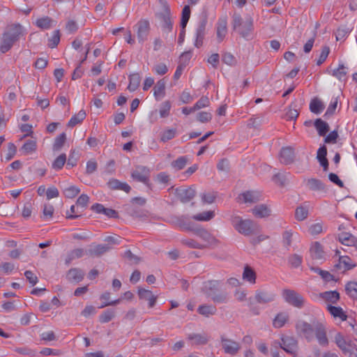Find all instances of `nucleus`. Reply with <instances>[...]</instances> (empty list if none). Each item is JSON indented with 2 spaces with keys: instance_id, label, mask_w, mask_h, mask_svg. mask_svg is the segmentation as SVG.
I'll list each match as a JSON object with an SVG mask.
<instances>
[{
  "instance_id": "nucleus-10",
  "label": "nucleus",
  "mask_w": 357,
  "mask_h": 357,
  "mask_svg": "<svg viewBox=\"0 0 357 357\" xmlns=\"http://www.w3.org/2000/svg\"><path fill=\"white\" fill-rule=\"evenodd\" d=\"M206 20H202L199 21L195 29L194 36V45L197 48H199L203 45L204 39L206 35Z\"/></svg>"
},
{
  "instance_id": "nucleus-63",
  "label": "nucleus",
  "mask_w": 357,
  "mask_h": 357,
  "mask_svg": "<svg viewBox=\"0 0 357 357\" xmlns=\"http://www.w3.org/2000/svg\"><path fill=\"white\" fill-rule=\"evenodd\" d=\"M60 42V33L59 30H55L52 36L49 39V47L51 48L56 47Z\"/></svg>"
},
{
  "instance_id": "nucleus-22",
  "label": "nucleus",
  "mask_w": 357,
  "mask_h": 357,
  "mask_svg": "<svg viewBox=\"0 0 357 357\" xmlns=\"http://www.w3.org/2000/svg\"><path fill=\"white\" fill-rule=\"evenodd\" d=\"M245 203H255L260 200L261 195L259 191L248 190L240 195Z\"/></svg>"
},
{
  "instance_id": "nucleus-12",
  "label": "nucleus",
  "mask_w": 357,
  "mask_h": 357,
  "mask_svg": "<svg viewBox=\"0 0 357 357\" xmlns=\"http://www.w3.org/2000/svg\"><path fill=\"white\" fill-rule=\"evenodd\" d=\"M227 33V17H220L216 24V37L218 43H222Z\"/></svg>"
},
{
  "instance_id": "nucleus-30",
  "label": "nucleus",
  "mask_w": 357,
  "mask_h": 357,
  "mask_svg": "<svg viewBox=\"0 0 357 357\" xmlns=\"http://www.w3.org/2000/svg\"><path fill=\"white\" fill-rule=\"evenodd\" d=\"M347 68L343 63H340L338 68L333 70L332 75L340 81L344 82L347 80Z\"/></svg>"
},
{
  "instance_id": "nucleus-42",
  "label": "nucleus",
  "mask_w": 357,
  "mask_h": 357,
  "mask_svg": "<svg viewBox=\"0 0 357 357\" xmlns=\"http://www.w3.org/2000/svg\"><path fill=\"white\" fill-rule=\"evenodd\" d=\"M243 279L250 284H255L256 282V273L250 266H247L244 268Z\"/></svg>"
},
{
  "instance_id": "nucleus-58",
  "label": "nucleus",
  "mask_w": 357,
  "mask_h": 357,
  "mask_svg": "<svg viewBox=\"0 0 357 357\" xmlns=\"http://www.w3.org/2000/svg\"><path fill=\"white\" fill-rule=\"evenodd\" d=\"M171 107L172 105L169 100H166L161 104L159 110L161 118H165L169 116Z\"/></svg>"
},
{
  "instance_id": "nucleus-2",
  "label": "nucleus",
  "mask_w": 357,
  "mask_h": 357,
  "mask_svg": "<svg viewBox=\"0 0 357 357\" xmlns=\"http://www.w3.org/2000/svg\"><path fill=\"white\" fill-rule=\"evenodd\" d=\"M25 30L20 24H12L7 27L1 38L0 51L2 53L8 52L14 43L24 36Z\"/></svg>"
},
{
  "instance_id": "nucleus-39",
  "label": "nucleus",
  "mask_w": 357,
  "mask_h": 357,
  "mask_svg": "<svg viewBox=\"0 0 357 357\" xmlns=\"http://www.w3.org/2000/svg\"><path fill=\"white\" fill-rule=\"evenodd\" d=\"M36 149V142L33 139L27 140L22 146L20 151L24 155L31 154Z\"/></svg>"
},
{
  "instance_id": "nucleus-36",
  "label": "nucleus",
  "mask_w": 357,
  "mask_h": 357,
  "mask_svg": "<svg viewBox=\"0 0 357 357\" xmlns=\"http://www.w3.org/2000/svg\"><path fill=\"white\" fill-rule=\"evenodd\" d=\"M216 311V307L212 305H202L199 306L197 309L198 313L205 317L215 314Z\"/></svg>"
},
{
  "instance_id": "nucleus-60",
  "label": "nucleus",
  "mask_w": 357,
  "mask_h": 357,
  "mask_svg": "<svg viewBox=\"0 0 357 357\" xmlns=\"http://www.w3.org/2000/svg\"><path fill=\"white\" fill-rule=\"evenodd\" d=\"M264 123V119L260 116L250 118L247 123L248 128H258Z\"/></svg>"
},
{
  "instance_id": "nucleus-11",
  "label": "nucleus",
  "mask_w": 357,
  "mask_h": 357,
  "mask_svg": "<svg viewBox=\"0 0 357 357\" xmlns=\"http://www.w3.org/2000/svg\"><path fill=\"white\" fill-rule=\"evenodd\" d=\"M335 256H339V261L335 264V268L342 272L354 268L356 265L354 261L348 256L340 255V251L336 250Z\"/></svg>"
},
{
  "instance_id": "nucleus-14",
  "label": "nucleus",
  "mask_w": 357,
  "mask_h": 357,
  "mask_svg": "<svg viewBox=\"0 0 357 357\" xmlns=\"http://www.w3.org/2000/svg\"><path fill=\"white\" fill-rule=\"evenodd\" d=\"M137 35L139 43H143L146 40L149 29L150 24L147 20H141L137 24Z\"/></svg>"
},
{
  "instance_id": "nucleus-16",
  "label": "nucleus",
  "mask_w": 357,
  "mask_h": 357,
  "mask_svg": "<svg viewBox=\"0 0 357 357\" xmlns=\"http://www.w3.org/2000/svg\"><path fill=\"white\" fill-rule=\"evenodd\" d=\"M220 289V282L217 280L207 281L204 282L202 291L207 296L211 297Z\"/></svg>"
},
{
  "instance_id": "nucleus-41",
  "label": "nucleus",
  "mask_w": 357,
  "mask_h": 357,
  "mask_svg": "<svg viewBox=\"0 0 357 357\" xmlns=\"http://www.w3.org/2000/svg\"><path fill=\"white\" fill-rule=\"evenodd\" d=\"M339 241L345 245L353 246L356 237L349 233H341L338 236Z\"/></svg>"
},
{
  "instance_id": "nucleus-61",
  "label": "nucleus",
  "mask_w": 357,
  "mask_h": 357,
  "mask_svg": "<svg viewBox=\"0 0 357 357\" xmlns=\"http://www.w3.org/2000/svg\"><path fill=\"white\" fill-rule=\"evenodd\" d=\"M324 231V225L322 222H317L309 227V232L311 235H318Z\"/></svg>"
},
{
  "instance_id": "nucleus-40",
  "label": "nucleus",
  "mask_w": 357,
  "mask_h": 357,
  "mask_svg": "<svg viewBox=\"0 0 357 357\" xmlns=\"http://www.w3.org/2000/svg\"><path fill=\"white\" fill-rule=\"evenodd\" d=\"M86 117V112L84 110L81 109L77 114L73 115L68 123V127H74L78 123H80Z\"/></svg>"
},
{
  "instance_id": "nucleus-34",
  "label": "nucleus",
  "mask_w": 357,
  "mask_h": 357,
  "mask_svg": "<svg viewBox=\"0 0 357 357\" xmlns=\"http://www.w3.org/2000/svg\"><path fill=\"white\" fill-rule=\"evenodd\" d=\"M141 82V77L138 73H134L129 77V84L128 89L130 91H135L139 87Z\"/></svg>"
},
{
  "instance_id": "nucleus-62",
  "label": "nucleus",
  "mask_w": 357,
  "mask_h": 357,
  "mask_svg": "<svg viewBox=\"0 0 357 357\" xmlns=\"http://www.w3.org/2000/svg\"><path fill=\"white\" fill-rule=\"evenodd\" d=\"M14 350L20 355L30 356H35L36 355V351L28 347H17Z\"/></svg>"
},
{
  "instance_id": "nucleus-56",
  "label": "nucleus",
  "mask_w": 357,
  "mask_h": 357,
  "mask_svg": "<svg viewBox=\"0 0 357 357\" xmlns=\"http://www.w3.org/2000/svg\"><path fill=\"white\" fill-rule=\"evenodd\" d=\"M66 140V135L65 132H62L59 136H57L54 140L53 144V150L59 151L63 146Z\"/></svg>"
},
{
  "instance_id": "nucleus-50",
  "label": "nucleus",
  "mask_w": 357,
  "mask_h": 357,
  "mask_svg": "<svg viewBox=\"0 0 357 357\" xmlns=\"http://www.w3.org/2000/svg\"><path fill=\"white\" fill-rule=\"evenodd\" d=\"M66 162V155L65 153H61L52 162V167L54 170H60L63 168V165Z\"/></svg>"
},
{
  "instance_id": "nucleus-20",
  "label": "nucleus",
  "mask_w": 357,
  "mask_h": 357,
  "mask_svg": "<svg viewBox=\"0 0 357 357\" xmlns=\"http://www.w3.org/2000/svg\"><path fill=\"white\" fill-rule=\"evenodd\" d=\"M294 151L291 147H284L280 153V160L282 163L289 165L294 161Z\"/></svg>"
},
{
  "instance_id": "nucleus-27",
  "label": "nucleus",
  "mask_w": 357,
  "mask_h": 357,
  "mask_svg": "<svg viewBox=\"0 0 357 357\" xmlns=\"http://www.w3.org/2000/svg\"><path fill=\"white\" fill-rule=\"evenodd\" d=\"M297 236L298 234L292 230H286L282 233V243L288 250L291 245L293 239H295Z\"/></svg>"
},
{
  "instance_id": "nucleus-43",
  "label": "nucleus",
  "mask_w": 357,
  "mask_h": 357,
  "mask_svg": "<svg viewBox=\"0 0 357 357\" xmlns=\"http://www.w3.org/2000/svg\"><path fill=\"white\" fill-rule=\"evenodd\" d=\"M321 297L326 301L336 303L340 299V294L337 291H328L322 293Z\"/></svg>"
},
{
  "instance_id": "nucleus-44",
  "label": "nucleus",
  "mask_w": 357,
  "mask_h": 357,
  "mask_svg": "<svg viewBox=\"0 0 357 357\" xmlns=\"http://www.w3.org/2000/svg\"><path fill=\"white\" fill-rule=\"evenodd\" d=\"M211 300L215 303H226L229 301V295L227 292L220 289L211 297Z\"/></svg>"
},
{
  "instance_id": "nucleus-57",
  "label": "nucleus",
  "mask_w": 357,
  "mask_h": 357,
  "mask_svg": "<svg viewBox=\"0 0 357 357\" xmlns=\"http://www.w3.org/2000/svg\"><path fill=\"white\" fill-rule=\"evenodd\" d=\"M187 161L188 159L186 156H181L172 162V166L176 170H181L185 167Z\"/></svg>"
},
{
  "instance_id": "nucleus-7",
  "label": "nucleus",
  "mask_w": 357,
  "mask_h": 357,
  "mask_svg": "<svg viewBox=\"0 0 357 357\" xmlns=\"http://www.w3.org/2000/svg\"><path fill=\"white\" fill-rule=\"evenodd\" d=\"M282 295L287 303L296 307L301 308L304 305L303 297L294 290L284 289Z\"/></svg>"
},
{
  "instance_id": "nucleus-64",
  "label": "nucleus",
  "mask_w": 357,
  "mask_h": 357,
  "mask_svg": "<svg viewBox=\"0 0 357 357\" xmlns=\"http://www.w3.org/2000/svg\"><path fill=\"white\" fill-rule=\"evenodd\" d=\"M89 202V197L87 195L82 194L77 199L76 204L82 210H84Z\"/></svg>"
},
{
  "instance_id": "nucleus-49",
  "label": "nucleus",
  "mask_w": 357,
  "mask_h": 357,
  "mask_svg": "<svg viewBox=\"0 0 357 357\" xmlns=\"http://www.w3.org/2000/svg\"><path fill=\"white\" fill-rule=\"evenodd\" d=\"M214 216V211H208L194 215L192 218L197 221H208L211 220Z\"/></svg>"
},
{
  "instance_id": "nucleus-31",
  "label": "nucleus",
  "mask_w": 357,
  "mask_h": 357,
  "mask_svg": "<svg viewBox=\"0 0 357 357\" xmlns=\"http://www.w3.org/2000/svg\"><path fill=\"white\" fill-rule=\"evenodd\" d=\"M306 185L307 188L314 191L324 190V183L317 178H309L306 181Z\"/></svg>"
},
{
  "instance_id": "nucleus-17",
  "label": "nucleus",
  "mask_w": 357,
  "mask_h": 357,
  "mask_svg": "<svg viewBox=\"0 0 357 357\" xmlns=\"http://www.w3.org/2000/svg\"><path fill=\"white\" fill-rule=\"evenodd\" d=\"M176 195L182 203H187L195 197V190L192 188L176 189Z\"/></svg>"
},
{
  "instance_id": "nucleus-15",
  "label": "nucleus",
  "mask_w": 357,
  "mask_h": 357,
  "mask_svg": "<svg viewBox=\"0 0 357 357\" xmlns=\"http://www.w3.org/2000/svg\"><path fill=\"white\" fill-rule=\"evenodd\" d=\"M255 298L258 303L266 304L275 300V294L272 291L257 290L255 293Z\"/></svg>"
},
{
  "instance_id": "nucleus-13",
  "label": "nucleus",
  "mask_w": 357,
  "mask_h": 357,
  "mask_svg": "<svg viewBox=\"0 0 357 357\" xmlns=\"http://www.w3.org/2000/svg\"><path fill=\"white\" fill-rule=\"evenodd\" d=\"M280 347L289 354H294L298 348L297 340L291 336L282 337Z\"/></svg>"
},
{
  "instance_id": "nucleus-46",
  "label": "nucleus",
  "mask_w": 357,
  "mask_h": 357,
  "mask_svg": "<svg viewBox=\"0 0 357 357\" xmlns=\"http://www.w3.org/2000/svg\"><path fill=\"white\" fill-rule=\"evenodd\" d=\"M190 6L188 5L185 6L182 10L181 19V27L183 29V32L190 17Z\"/></svg>"
},
{
  "instance_id": "nucleus-1",
  "label": "nucleus",
  "mask_w": 357,
  "mask_h": 357,
  "mask_svg": "<svg viewBox=\"0 0 357 357\" xmlns=\"http://www.w3.org/2000/svg\"><path fill=\"white\" fill-rule=\"evenodd\" d=\"M296 330L298 335L305 338L308 342H312L316 338L321 347H326L328 345L326 330L321 323L314 322L310 324L304 321H299L296 324Z\"/></svg>"
},
{
  "instance_id": "nucleus-29",
  "label": "nucleus",
  "mask_w": 357,
  "mask_h": 357,
  "mask_svg": "<svg viewBox=\"0 0 357 357\" xmlns=\"http://www.w3.org/2000/svg\"><path fill=\"white\" fill-rule=\"evenodd\" d=\"M351 31V29H350L347 25L340 26L335 31L336 40L337 41H344L348 37Z\"/></svg>"
},
{
  "instance_id": "nucleus-53",
  "label": "nucleus",
  "mask_w": 357,
  "mask_h": 357,
  "mask_svg": "<svg viewBox=\"0 0 357 357\" xmlns=\"http://www.w3.org/2000/svg\"><path fill=\"white\" fill-rule=\"evenodd\" d=\"M54 211V206L51 204H45L43 208V218L45 220H50L52 218Z\"/></svg>"
},
{
  "instance_id": "nucleus-48",
  "label": "nucleus",
  "mask_w": 357,
  "mask_h": 357,
  "mask_svg": "<svg viewBox=\"0 0 357 357\" xmlns=\"http://www.w3.org/2000/svg\"><path fill=\"white\" fill-rule=\"evenodd\" d=\"M115 317V311L112 309H107L103 311L99 316L100 323L105 324L110 321Z\"/></svg>"
},
{
  "instance_id": "nucleus-32",
  "label": "nucleus",
  "mask_w": 357,
  "mask_h": 357,
  "mask_svg": "<svg viewBox=\"0 0 357 357\" xmlns=\"http://www.w3.org/2000/svg\"><path fill=\"white\" fill-rule=\"evenodd\" d=\"M110 250V247L106 244L93 245L89 250L91 255L100 256Z\"/></svg>"
},
{
  "instance_id": "nucleus-6",
  "label": "nucleus",
  "mask_w": 357,
  "mask_h": 357,
  "mask_svg": "<svg viewBox=\"0 0 357 357\" xmlns=\"http://www.w3.org/2000/svg\"><path fill=\"white\" fill-rule=\"evenodd\" d=\"M181 227L183 230L192 231L196 236H199L209 245H214L218 242L217 239L204 228H192L189 225H181Z\"/></svg>"
},
{
  "instance_id": "nucleus-33",
  "label": "nucleus",
  "mask_w": 357,
  "mask_h": 357,
  "mask_svg": "<svg viewBox=\"0 0 357 357\" xmlns=\"http://www.w3.org/2000/svg\"><path fill=\"white\" fill-rule=\"evenodd\" d=\"M289 315L286 312H280L276 315L273 321V325L275 328H282L287 321Z\"/></svg>"
},
{
  "instance_id": "nucleus-55",
  "label": "nucleus",
  "mask_w": 357,
  "mask_h": 357,
  "mask_svg": "<svg viewBox=\"0 0 357 357\" xmlns=\"http://www.w3.org/2000/svg\"><path fill=\"white\" fill-rule=\"evenodd\" d=\"M311 270L314 273H317L326 282H331L334 280V277L327 271H324L319 268L312 267Z\"/></svg>"
},
{
  "instance_id": "nucleus-18",
  "label": "nucleus",
  "mask_w": 357,
  "mask_h": 357,
  "mask_svg": "<svg viewBox=\"0 0 357 357\" xmlns=\"http://www.w3.org/2000/svg\"><path fill=\"white\" fill-rule=\"evenodd\" d=\"M138 296L140 299L147 301L149 302V307H153L157 300V296L153 295L151 291L146 289H139Z\"/></svg>"
},
{
  "instance_id": "nucleus-9",
  "label": "nucleus",
  "mask_w": 357,
  "mask_h": 357,
  "mask_svg": "<svg viewBox=\"0 0 357 357\" xmlns=\"http://www.w3.org/2000/svg\"><path fill=\"white\" fill-rule=\"evenodd\" d=\"M150 169L145 166H138L131 173L133 180L142 183L150 188Z\"/></svg>"
},
{
  "instance_id": "nucleus-3",
  "label": "nucleus",
  "mask_w": 357,
  "mask_h": 357,
  "mask_svg": "<svg viewBox=\"0 0 357 357\" xmlns=\"http://www.w3.org/2000/svg\"><path fill=\"white\" fill-rule=\"evenodd\" d=\"M232 26L234 30L243 38L246 40L252 38L254 24L253 19L250 16H247L243 20L240 14L234 13L232 16Z\"/></svg>"
},
{
  "instance_id": "nucleus-4",
  "label": "nucleus",
  "mask_w": 357,
  "mask_h": 357,
  "mask_svg": "<svg viewBox=\"0 0 357 357\" xmlns=\"http://www.w3.org/2000/svg\"><path fill=\"white\" fill-rule=\"evenodd\" d=\"M160 8L155 12V15L160 21L162 31H171L173 24L171 19V10L166 0H158Z\"/></svg>"
},
{
  "instance_id": "nucleus-23",
  "label": "nucleus",
  "mask_w": 357,
  "mask_h": 357,
  "mask_svg": "<svg viewBox=\"0 0 357 357\" xmlns=\"http://www.w3.org/2000/svg\"><path fill=\"white\" fill-rule=\"evenodd\" d=\"M165 84L164 79L157 82L153 87V96L156 100H160L165 96Z\"/></svg>"
},
{
  "instance_id": "nucleus-26",
  "label": "nucleus",
  "mask_w": 357,
  "mask_h": 357,
  "mask_svg": "<svg viewBox=\"0 0 357 357\" xmlns=\"http://www.w3.org/2000/svg\"><path fill=\"white\" fill-rule=\"evenodd\" d=\"M326 155L327 149L324 145L318 149L317 158L319 160L321 166L323 167L324 171H326L328 167V162L326 158Z\"/></svg>"
},
{
  "instance_id": "nucleus-45",
  "label": "nucleus",
  "mask_w": 357,
  "mask_h": 357,
  "mask_svg": "<svg viewBox=\"0 0 357 357\" xmlns=\"http://www.w3.org/2000/svg\"><path fill=\"white\" fill-rule=\"evenodd\" d=\"M176 129L173 128L163 130L160 133V141L162 142H166L176 137Z\"/></svg>"
},
{
  "instance_id": "nucleus-54",
  "label": "nucleus",
  "mask_w": 357,
  "mask_h": 357,
  "mask_svg": "<svg viewBox=\"0 0 357 357\" xmlns=\"http://www.w3.org/2000/svg\"><path fill=\"white\" fill-rule=\"evenodd\" d=\"M80 192V189L75 185H69L66 188L63 190V194L67 198H74Z\"/></svg>"
},
{
  "instance_id": "nucleus-8",
  "label": "nucleus",
  "mask_w": 357,
  "mask_h": 357,
  "mask_svg": "<svg viewBox=\"0 0 357 357\" xmlns=\"http://www.w3.org/2000/svg\"><path fill=\"white\" fill-rule=\"evenodd\" d=\"M220 342L224 352L230 356H235L241 349V344L238 342L228 338L225 335L221 336Z\"/></svg>"
},
{
  "instance_id": "nucleus-5",
  "label": "nucleus",
  "mask_w": 357,
  "mask_h": 357,
  "mask_svg": "<svg viewBox=\"0 0 357 357\" xmlns=\"http://www.w3.org/2000/svg\"><path fill=\"white\" fill-rule=\"evenodd\" d=\"M232 225L238 233L244 236L257 234L261 231V227L257 223L251 220H243L240 217L234 218Z\"/></svg>"
},
{
  "instance_id": "nucleus-59",
  "label": "nucleus",
  "mask_w": 357,
  "mask_h": 357,
  "mask_svg": "<svg viewBox=\"0 0 357 357\" xmlns=\"http://www.w3.org/2000/svg\"><path fill=\"white\" fill-rule=\"evenodd\" d=\"M83 210H79V207H76L75 205H72L70 208V212L68 211L66 213V217L68 219L73 220L76 219L78 217L81 216L82 213L83 212Z\"/></svg>"
},
{
  "instance_id": "nucleus-47",
  "label": "nucleus",
  "mask_w": 357,
  "mask_h": 357,
  "mask_svg": "<svg viewBox=\"0 0 357 357\" xmlns=\"http://www.w3.org/2000/svg\"><path fill=\"white\" fill-rule=\"evenodd\" d=\"M329 312L334 317H338L342 320H346L347 315L344 313L343 310L340 307H336L333 305H328L327 307Z\"/></svg>"
},
{
  "instance_id": "nucleus-51",
  "label": "nucleus",
  "mask_w": 357,
  "mask_h": 357,
  "mask_svg": "<svg viewBox=\"0 0 357 357\" xmlns=\"http://www.w3.org/2000/svg\"><path fill=\"white\" fill-rule=\"evenodd\" d=\"M53 20L49 17H43L36 20V24L43 29H48L52 26Z\"/></svg>"
},
{
  "instance_id": "nucleus-28",
  "label": "nucleus",
  "mask_w": 357,
  "mask_h": 357,
  "mask_svg": "<svg viewBox=\"0 0 357 357\" xmlns=\"http://www.w3.org/2000/svg\"><path fill=\"white\" fill-rule=\"evenodd\" d=\"M314 126L320 136H325L329 130L328 124L321 119H316Z\"/></svg>"
},
{
  "instance_id": "nucleus-19",
  "label": "nucleus",
  "mask_w": 357,
  "mask_h": 357,
  "mask_svg": "<svg viewBox=\"0 0 357 357\" xmlns=\"http://www.w3.org/2000/svg\"><path fill=\"white\" fill-rule=\"evenodd\" d=\"M84 276V271L77 268H70L66 274L67 280L73 283H78L81 282L83 280Z\"/></svg>"
},
{
  "instance_id": "nucleus-21",
  "label": "nucleus",
  "mask_w": 357,
  "mask_h": 357,
  "mask_svg": "<svg viewBox=\"0 0 357 357\" xmlns=\"http://www.w3.org/2000/svg\"><path fill=\"white\" fill-rule=\"evenodd\" d=\"M252 212L255 217L260 218H267L271 215V208L265 204L255 206L252 209Z\"/></svg>"
},
{
  "instance_id": "nucleus-25",
  "label": "nucleus",
  "mask_w": 357,
  "mask_h": 357,
  "mask_svg": "<svg viewBox=\"0 0 357 357\" xmlns=\"http://www.w3.org/2000/svg\"><path fill=\"white\" fill-rule=\"evenodd\" d=\"M188 339L195 345H204L208 341V337L204 333H190L188 335Z\"/></svg>"
},
{
  "instance_id": "nucleus-24",
  "label": "nucleus",
  "mask_w": 357,
  "mask_h": 357,
  "mask_svg": "<svg viewBox=\"0 0 357 357\" xmlns=\"http://www.w3.org/2000/svg\"><path fill=\"white\" fill-rule=\"evenodd\" d=\"M310 252L312 259H322L324 257L322 245L319 242H314L312 244Z\"/></svg>"
},
{
  "instance_id": "nucleus-35",
  "label": "nucleus",
  "mask_w": 357,
  "mask_h": 357,
  "mask_svg": "<svg viewBox=\"0 0 357 357\" xmlns=\"http://www.w3.org/2000/svg\"><path fill=\"white\" fill-rule=\"evenodd\" d=\"M347 294L354 300L357 301V282L354 281L348 282L345 285Z\"/></svg>"
},
{
  "instance_id": "nucleus-52",
  "label": "nucleus",
  "mask_w": 357,
  "mask_h": 357,
  "mask_svg": "<svg viewBox=\"0 0 357 357\" xmlns=\"http://www.w3.org/2000/svg\"><path fill=\"white\" fill-rule=\"evenodd\" d=\"M303 262V257L297 254L291 255L288 258V263L294 268H298Z\"/></svg>"
},
{
  "instance_id": "nucleus-38",
  "label": "nucleus",
  "mask_w": 357,
  "mask_h": 357,
  "mask_svg": "<svg viewBox=\"0 0 357 357\" xmlns=\"http://www.w3.org/2000/svg\"><path fill=\"white\" fill-rule=\"evenodd\" d=\"M308 216V206L305 205H301L298 206L295 211V218L298 221H303L305 220Z\"/></svg>"
},
{
  "instance_id": "nucleus-37",
  "label": "nucleus",
  "mask_w": 357,
  "mask_h": 357,
  "mask_svg": "<svg viewBox=\"0 0 357 357\" xmlns=\"http://www.w3.org/2000/svg\"><path fill=\"white\" fill-rule=\"evenodd\" d=\"M324 109V105L323 102L317 98H314L310 103V112L319 114L322 112Z\"/></svg>"
}]
</instances>
